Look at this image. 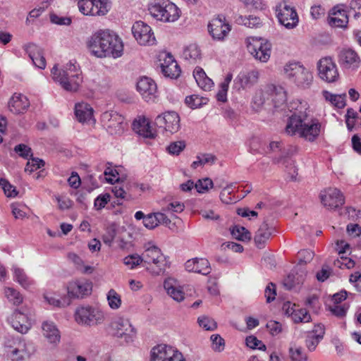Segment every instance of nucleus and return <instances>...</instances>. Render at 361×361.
<instances>
[{"label":"nucleus","instance_id":"obj_39","mask_svg":"<svg viewBox=\"0 0 361 361\" xmlns=\"http://www.w3.org/2000/svg\"><path fill=\"white\" fill-rule=\"evenodd\" d=\"M269 97V92L267 91V86L264 90H257L252 98L251 107L255 111L262 109L265 101Z\"/></svg>","mask_w":361,"mask_h":361},{"label":"nucleus","instance_id":"obj_32","mask_svg":"<svg viewBox=\"0 0 361 361\" xmlns=\"http://www.w3.org/2000/svg\"><path fill=\"white\" fill-rule=\"evenodd\" d=\"M75 114L78 121L82 123H91L94 122L93 109L87 103H77L75 106Z\"/></svg>","mask_w":361,"mask_h":361},{"label":"nucleus","instance_id":"obj_21","mask_svg":"<svg viewBox=\"0 0 361 361\" xmlns=\"http://www.w3.org/2000/svg\"><path fill=\"white\" fill-rule=\"evenodd\" d=\"M92 283L86 279H78L68 283V295L71 298H83L92 292Z\"/></svg>","mask_w":361,"mask_h":361},{"label":"nucleus","instance_id":"obj_16","mask_svg":"<svg viewBox=\"0 0 361 361\" xmlns=\"http://www.w3.org/2000/svg\"><path fill=\"white\" fill-rule=\"evenodd\" d=\"M161 71L165 77L172 79L178 78L181 70L173 56L169 53H163L159 56Z\"/></svg>","mask_w":361,"mask_h":361},{"label":"nucleus","instance_id":"obj_54","mask_svg":"<svg viewBox=\"0 0 361 361\" xmlns=\"http://www.w3.org/2000/svg\"><path fill=\"white\" fill-rule=\"evenodd\" d=\"M185 209V205L179 201H172L162 208L164 212L171 213H180Z\"/></svg>","mask_w":361,"mask_h":361},{"label":"nucleus","instance_id":"obj_1","mask_svg":"<svg viewBox=\"0 0 361 361\" xmlns=\"http://www.w3.org/2000/svg\"><path fill=\"white\" fill-rule=\"evenodd\" d=\"M87 47L91 54L97 57H113L122 56L123 44L121 39L109 30H100L90 37Z\"/></svg>","mask_w":361,"mask_h":361},{"label":"nucleus","instance_id":"obj_46","mask_svg":"<svg viewBox=\"0 0 361 361\" xmlns=\"http://www.w3.org/2000/svg\"><path fill=\"white\" fill-rule=\"evenodd\" d=\"M233 237L238 240L245 241L251 238V233L245 227L234 226L231 230Z\"/></svg>","mask_w":361,"mask_h":361},{"label":"nucleus","instance_id":"obj_52","mask_svg":"<svg viewBox=\"0 0 361 361\" xmlns=\"http://www.w3.org/2000/svg\"><path fill=\"white\" fill-rule=\"evenodd\" d=\"M314 257V253L310 250H302L298 252L297 257L299 260V263L297 266L301 268L302 264H306L307 263L312 261Z\"/></svg>","mask_w":361,"mask_h":361},{"label":"nucleus","instance_id":"obj_20","mask_svg":"<svg viewBox=\"0 0 361 361\" xmlns=\"http://www.w3.org/2000/svg\"><path fill=\"white\" fill-rule=\"evenodd\" d=\"M155 123L159 128H163L166 132L173 134L180 129V117L175 111H169L158 116Z\"/></svg>","mask_w":361,"mask_h":361},{"label":"nucleus","instance_id":"obj_44","mask_svg":"<svg viewBox=\"0 0 361 361\" xmlns=\"http://www.w3.org/2000/svg\"><path fill=\"white\" fill-rule=\"evenodd\" d=\"M13 270L15 279L24 288L29 289L34 285V281L26 276L23 269L16 267Z\"/></svg>","mask_w":361,"mask_h":361},{"label":"nucleus","instance_id":"obj_57","mask_svg":"<svg viewBox=\"0 0 361 361\" xmlns=\"http://www.w3.org/2000/svg\"><path fill=\"white\" fill-rule=\"evenodd\" d=\"M11 212L16 219H23L26 217L27 214L25 211V206L20 203H12L11 204Z\"/></svg>","mask_w":361,"mask_h":361},{"label":"nucleus","instance_id":"obj_17","mask_svg":"<svg viewBox=\"0 0 361 361\" xmlns=\"http://www.w3.org/2000/svg\"><path fill=\"white\" fill-rule=\"evenodd\" d=\"M231 30V26L224 16L213 18L208 25V30L213 39L224 40Z\"/></svg>","mask_w":361,"mask_h":361},{"label":"nucleus","instance_id":"obj_59","mask_svg":"<svg viewBox=\"0 0 361 361\" xmlns=\"http://www.w3.org/2000/svg\"><path fill=\"white\" fill-rule=\"evenodd\" d=\"M210 339L212 341V348L214 350L221 352L224 349V340L219 334L212 335Z\"/></svg>","mask_w":361,"mask_h":361},{"label":"nucleus","instance_id":"obj_48","mask_svg":"<svg viewBox=\"0 0 361 361\" xmlns=\"http://www.w3.org/2000/svg\"><path fill=\"white\" fill-rule=\"evenodd\" d=\"M323 95L326 100L329 101L332 104L338 109H342L345 105V98L341 95L332 94L327 91H324Z\"/></svg>","mask_w":361,"mask_h":361},{"label":"nucleus","instance_id":"obj_14","mask_svg":"<svg viewBox=\"0 0 361 361\" xmlns=\"http://www.w3.org/2000/svg\"><path fill=\"white\" fill-rule=\"evenodd\" d=\"M317 69L319 78L326 82H336L339 77L337 66L330 57L321 59L318 62Z\"/></svg>","mask_w":361,"mask_h":361},{"label":"nucleus","instance_id":"obj_38","mask_svg":"<svg viewBox=\"0 0 361 361\" xmlns=\"http://www.w3.org/2000/svg\"><path fill=\"white\" fill-rule=\"evenodd\" d=\"M193 76L197 85L204 90H209L214 85L213 81L207 76L205 72L200 67L195 68Z\"/></svg>","mask_w":361,"mask_h":361},{"label":"nucleus","instance_id":"obj_29","mask_svg":"<svg viewBox=\"0 0 361 361\" xmlns=\"http://www.w3.org/2000/svg\"><path fill=\"white\" fill-rule=\"evenodd\" d=\"M133 129L143 137L152 139L156 137L155 130L151 127L149 120L144 116L138 117L133 121Z\"/></svg>","mask_w":361,"mask_h":361},{"label":"nucleus","instance_id":"obj_24","mask_svg":"<svg viewBox=\"0 0 361 361\" xmlns=\"http://www.w3.org/2000/svg\"><path fill=\"white\" fill-rule=\"evenodd\" d=\"M259 73L256 70L240 72L234 80V86L236 89L250 88L258 80Z\"/></svg>","mask_w":361,"mask_h":361},{"label":"nucleus","instance_id":"obj_63","mask_svg":"<svg viewBox=\"0 0 361 361\" xmlns=\"http://www.w3.org/2000/svg\"><path fill=\"white\" fill-rule=\"evenodd\" d=\"M267 328L269 333L274 336L279 335L283 331L282 324L274 320L267 322Z\"/></svg>","mask_w":361,"mask_h":361},{"label":"nucleus","instance_id":"obj_8","mask_svg":"<svg viewBox=\"0 0 361 361\" xmlns=\"http://www.w3.org/2000/svg\"><path fill=\"white\" fill-rule=\"evenodd\" d=\"M276 17L280 24L287 29L295 28L299 23V17L295 8L288 1H283L276 8Z\"/></svg>","mask_w":361,"mask_h":361},{"label":"nucleus","instance_id":"obj_64","mask_svg":"<svg viewBox=\"0 0 361 361\" xmlns=\"http://www.w3.org/2000/svg\"><path fill=\"white\" fill-rule=\"evenodd\" d=\"M111 196L108 193L99 195L94 202V206L97 210H101L105 207L106 204L110 201Z\"/></svg>","mask_w":361,"mask_h":361},{"label":"nucleus","instance_id":"obj_9","mask_svg":"<svg viewBox=\"0 0 361 361\" xmlns=\"http://www.w3.org/2000/svg\"><path fill=\"white\" fill-rule=\"evenodd\" d=\"M110 328L114 336L123 339L126 343L133 341L136 331L129 319L119 317H116L110 324Z\"/></svg>","mask_w":361,"mask_h":361},{"label":"nucleus","instance_id":"obj_58","mask_svg":"<svg viewBox=\"0 0 361 361\" xmlns=\"http://www.w3.org/2000/svg\"><path fill=\"white\" fill-rule=\"evenodd\" d=\"M44 162L43 160L37 159V158H31V159H28V161L25 166V171L32 173L42 166H44Z\"/></svg>","mask_w":361,"mask_h":361},{"label":"nucleus","instance_id":"obj_22","mask_svg":"<svg viewBox=\"0 0 361 361\" xmlns=\"http://www.w3.org/2000/svg\"><path fill=\"white\" fill-rule=\"evenodd\" d=\"M137 90L147 102L154 101L157 96V84L148 77H142L138 80Z\"/></svg>","mask_w":361,"mask_h":361},{"label":"nucleus","instance_id":"obj_55","mask_svg":"<svg viewBox=\"0 0 361 361\" xmlns=\"http://www.w3.org/2000/svg\"><path fill=\"white\" fill-rule=\"evenodd\" d=\"M185 141L180 140L171 142L167 147V151L173 155H178L185 148Z\"/></svg>","mask_w":361,"mask_h":361},{"label":"nucleus","instance_id":"obj_27","mask_svg":"<svg viewBox=\"0 0 361 361\" xmlns=\"http://www.w3.org/2000/svg\"><path fill=\"white\" fill-rule=\"evenodd\" d=\"M325 334L324 326L320 324L314 325L313 329L308 331L305 338V345L309 351H314Z\"/></svg>","mask_w":361,"mask_h":361},{"label":"nucleus","instance_id":"obj_47","mask_svg":"<svg viewBox=\"0 0 361 361\" xmlns=\"http://www.w3.org/2000/svg\"><path fill=\"white\" fill-rule=\"evenodd\" d=\"M215 159V157L212 154H202L197 157V160L192 163L191 167L195 169L200 166H204L205 164H212Z\"/></svg>","mask_w":361,"mask_h":361},{"label":"nucleus","instance_id":"obj_40","mask_svg":"<svg viewBox=\"0 0 361 361\" xmlns=\"http://www.w3.org/2000/svg\"><path fill=\"white\" fill-rule=\"evenodd\" d=\"M288 354L291 361L308 360V356L304 349L301 346L293 343L290 344Z\"/></svg>","mask_w":361,"mask_h":361},{"label":"nucleus","instance_id":"obj_11","mask_svg":"<svg viewBox=\"0 0 361 361\" xmlns=\"http://www.w3.org/2000/svg\"><path fill=\"white\" fill-rule=\"evenodd\" d=\"M150 361H185V360L177 348L161 344L152 349Z\"/></svg>","mask_w":361,"mask_h":361},{"label":"nucleus","instance_id":"obj_25","mask_svg":"<svg viewBox=\"0 0 361 361\" xmlns=\"http://www.w3.org/2000/svg\"><path fill=\"white\" fill-rule=\"evenodd\" d=\"M329 23L330 25L344 28L348 23V16L343 5L334 6L329 17Z\"/></svg>","mask_w":361,"mask_h":361},{"label":"nucleus","instance_id":"obj_62","mask_svg":"<svg viewBox=\"0 0 361 361\" xmlns=\"http://www.w3.org/2000/svg\"><path fill=\"white\" fill-rule=\"evenodd\" d=\"M246 345L250 348H257L259 350H265L266 345L262 342L258 340L255 336H250L246 338Z\"/></svg>","mask_w":361,"mask_h":361},{"label":"nucleus","instance_id":"obj_13","mask_svg":"<svg viewBox=\"0 0 361 361\" xmlns=\"http://www.w3.org/2000/svg\"><path fill=\"white\" fill-rule=\"evenodd\" d=\"M132 32L140 45L152 46L156 43V38L151 27L142 21H137L133 24Z\"/></svg>","mask_w":361,"mask_h":361},{"label":"nucleus","instance_id":"obj_3","mask_svg":"<svg viewBox=\"0 0 361 361\" xmlns=\"http://www.w3.org/2000/svg\"><path fill=\"white\" fill-rule=\"evenodd\" d=\"M51 72L53 80L59 82L66 91H77L82 82L80 68L72 62L68 63L61 69L55 65Z\"/></svg>","mask_w":361,"mask_h":361},{"label":"nucleus","instance_id":"obj_50","mask_svg":"<svg viewBox=\"0 0 361 361\" xmlns=\"http://www.w3.org/2000/svg\"><path fill=\"white\" fill-rule=\"evenodd\" d=\"M292 320L295 323H307L311 320V316L306 309L298 308L293 315Z\"/></svg>","mask_w":361,"mask_h":361},{"label":"nucleus","instance_id":"obj_51","mask_svg":"<svg viewBox=\"0 0 361 361\" xmlns=\"http://www.w3.org/2000/svg\"><path fill=\"white\" fill-rule=\"evenodd\" d=\"M0 187L4 190V194L8 197H15L18 195L16 187L12 185L6 178H0Z\"/></svg>","mask_w":361,"mask_h":361},{"label":"nucleus","instance_id":"obj_37","mask_svg":"<svg viewBox=\"0 0 361 361\" xmlns=\"http://www.w3.org/2000/svg\"><path fill=\"white\" fill-rule=\"evenodd\" d=\"M267 91L269 92V97L276 107H279L286 101V92L281 86L274 85H267Z\"/></svg>","mask_w":361,"mask_h":361},{"label":"nucleus","instance_id":"obj_15","mask_svg":"<svg viewBox=\"0 0 361 361\" xmlns=\"http://www.w3.org/2000/svg\"><path fill=\"white\" fill-rule=\"evenodd\" d=\"M79 11L84 15L104 16L108 12L107 3L102 0H79Z\"/></svg>","mask_w":361,"mask_h":361},{"label":"nucleus","instance_id":"obj_10","mask_svg":"<svg viewBox=\"0 0 361 361\" xmlns=\"http://www.w3.org/2000/svg\"><path fill=\"white\" fill-rule=\"evenodd\" d=\"M247 49L250 54L261 62H267L271 55V44L264 39L248 37L246 39Z\"/></svg>","mask_w":361,"mask_h":361},{"label":"nucleus","instance_id":"obj_18","mask_svg":"<svg viewBox=\"0 0 361 361\" xmlns=\"http://www.w3.org/2000/svg\"><path fill=\"white\" fill-rule=\"evenodd\" d=\"M322 204L329 209H335L342 206L345 202L343 193L337 188H329L320 193Z\"/></svg>","mask_w":361,"mask_h":361},{"label":"nucleus","instance_id":"obj_19","mask_svg":"<svg viewBox=\"0 0 361 361\" xmlns=\"http://www.w3.org/2000/svg\"><path fill=\"white\" fill-rule=\"evenodd\" d=\"M32 353L31 345L24 340H18L7 351V355L11 361H27Z\"/></svg>","mask_w":361,"mask_h":361},{"label":"nucleus","instance_id":"obj_12","mask_svg":"<svg viewBox=\"0 0 361 361\" xmlns=\"http://www.w3.org/2000/svg\"><path fill=\"white\" fill-rule=\"evenodd\" d=\"M104 127L111 135L122 134L127 126L124 117L116 111H106L102 115Z\"/></svg>","mask_w":361,"mask_h":361},{"label":"nucleus","instance_id":"obj_60","mask_svg":"<svg viewBox=\"0 0 361 361\" xmlns=\"http://www.w3.org/2000/svg\"><path fill=\"white\" fill-rule=\"evenodd\" d=\"M14 151L21 157L28 159L32 157V149L25 144H19L14 148Z\"/></svg>","mask_w":361,"mask_h":361},{"label":"nucleus","instance_id":"obj_6","mask_svg":"<svg viewBox=\"0 0 361 361\" xmlns=\"http://www.w3.org/2000/svg\"><path fill=\"white\" fill-rule=\"evenodd\" d=\"M141 256L142 262L149 265L147 269L152 274L159 275L164 271L166 259L157 246L148 243L145 245V251Z\"/></svg>","mask_w":361,"mask_h":361},{"label":"nucleus","instance_id":"obj_30","mask_svg":"<svg viewBox=\"0 0 361 361\" xmlns=\"http://www.w3.org/2000/svg\"><path fill=\"white\" fill-rule=\"evenodd\" d=\"M340 63L346 68H356L361 62L357 52L352 49H343L339 54Z\"/></svg>","mask_w":361,"mask_h":361},{"label":"nucleus","instance_id":"obj_43","mask_svg":"<svg viewBox=\"0 0 361 361\" xmlns=\"http://www.w3.org/2000/svg\"><path fill=\"white\" fill-rule=\"evenodd\" d=\"M4 295L9 302L13 305L18 306L23 301V297L19 291L13 288L6 287L4 288Z\"/></svg>","mask_w":361,"mask_h":361},{"label":"nucleus","instance_id":"obj_41","mask_svg":"<svg viewBox=\"0 0 361 361\" xmlns=\"http://www.w3.org/2000/svg\"><path fill=\"white\" fill-rule=\"evenodd\" d=\"M183 56L190 62H197L201 59V51L196 44H191L184 49Z\"/></svg>","mask_w":361,"mask_h":361},{"label":"nucleus","instance_id":"obj_5","mask_svg":"<svg viewBox=\"0 0 361 361\" xmlns=\"http://www.w3.org/2000/svg\"><path fill=\"white\" fill-rule=\"evenodd\" d=\"M286 77L297 87L307 89L313 82L312 72L299 63H289L284 66Z\"/></svg>","mask_w":361,"mask_h":361},{"label":"nucleus","instance_id":"obj_31","mask_svg":"<svg viewBox=\"0 0 361 361\" xmlns=\"http://www.w3.org/2000/svg\"><path fill=\"white\" fill-rule=\"evenodd\" d=\"M29 106L27 97L22 94L15 93L8 102L9 110L15 114L25 113Z\"/></svg>","mask_w":361,"mask_h":361},{"label":"nucleus","instance_id":"obj_34","mask_svg":"<svg viewBox=\"0 0 361 361\" xmlns=\"http://www.w3.org/2000/svg\"><path fill=\"white\" fill-rule=\"evenodd\" d=\"M25 49L33 63L39 68L44 69L46 66V60L42 49L35 44L25 45Z\"/></svg>","mask_w":361,"mask_h":361},{"label":"nucleus","instance_id":"obj_56","mask_svg":"<svg viewBox=\"0 0 361 361\" xmlns=\"http://www.w3.org/2000/svg\"><path fill=\"white\" fill-rule=\"evenodd\" d=\"M213 187V182L210 178H206L198 180L195 184V188L199 193H204Z\"/></svg>","mask_w":361,"mask_h":361},{"label":"nucleus","instance_id":"obj_4","mask_svg":"<svg viewBox=\"0 0 361 361\" xmlns=\"http://www.w3.org/2000/svg\"><path fill=\"white\" fill-rule=\"evenodd\" d=\"M148 11L154 19L164 23H173L181 15L178 7L170 0H152Z\"/></svg>","mask_w":361,"mask_h":361},{"label":"nucleus","instance_id":"obj_42","mask_svg":"<svg viewBox=\"0 0 361 361\" xmlns=\"http://www.w3.org/2000/svg\"><path fill=\"white\" fill-rule=\"evenodd\" d=\"M106 300L109 307L113 310H118L121 307V296L113 288L106 293Z\"/></svg>","mask_w":361,"mask_h":361},{"label":"nucleus","instance_id":"obj_23","mask_svg":"<svg viewBox=\"0 0 361 361\" xmlns=\"http://www.w3.org/2000/svg\"><path fill=\"white\" fill-rule=\"evenodd\" d=\"M8 322L16 331L21 334H26L32 326L28 317L17 310L8 318Z\"/></svg>","mask_w":361,"mask_h":361},{"label":"nucleus","instance_id":"obj_2","mask_svg":"<svg viewBox=\"0 0 361 361\" xmlns=\"http://www.w3.org/2000/svg\"><path fill=\"white\" fill-rule=\"evenodd\" d=\"M321 123L317 119L308 120L307 109L297 110L289 118L286 132L290 135H298L309 142L314 141L321 133Z\"/></svg>","mask_w":361,"mask_h":361},{"label":"nucleus","instance_id":"obj_35","mask_svg":"<svg viewBox=\"0 0 361 361\" xmlns=\"http://www.w3.org/2000/svg\"><path fill=\"white\" fill-rule=\"evenodd\" d=\"M305 277V271L296 266L290 274L283 280V285L288 290L292 289L296 285L302 283Z\"/></svg>","mask_w":361,"mask_h":361},{"label":"nucleus","instance_id":"obj_28","mask_svg":"<svg viewBox=\"0 0 361 361\" xmlns=\"http://www.w3.org/2000/svg\"><path fill=\"white\" fill-rule=\"evenodd\" d=\"M42 333L49 344L56 346L60 343L61 334L53 322H44L42 324Z\"/></svg>","mask_w":361,"mask_h":361},{"label":"nucleus","instance_id":"obj_45","mask_svg":"<svg viewBox=\"0 0 361 361\" xmlns=\"http://www.w3.org/2000/svg\"><path fill=\"white\" fill-rule=\"evenodd\" d=\"M236 22L239 25H243L247 27H258L262 25V20L259 17L255 16H239L236 19Z\"/></svg>","mask_w":361,"mask_h":361},{"label":"nucleus","instance_id":"obj_7","mask_svg":"<svg viewBox=\"0 0 361 361\" xmlns=\"http://www.w3.org/2000/svg\"><path fill=\"white\" fill-rule=\"evenodd\" d=\"M106 319L105 312L99 307L82 306L75 312V322L80 325L93 326L102 324Z\"/></svg>","mask_w":361,"mask_h":361},{"label":"nucleus","instance_id":"obj_36","mask_svg":"<svg viewBox=\"0 0 361 361\" xmlns=\"http://www.w3.org/2000/svg\"><path fill=\"white\" fill-rule=\"evenodd\" d=\"M164 289L174 300L180 302L185 298V293L183 288L177 285L176 281L168 279L164 283Z\"/></svg>","mask_w":361,"mask_h":361},{"label":"nucleus","instance_id":"obj_49","mask_svg":"<svg viewBox=\"0 0 361 361\" xmlns=\"http://www.w3.org/2000/svg\"><path fill=\"white\" fill-rule=\"evenodd\" d=\"M199 326L206 331H214L217 328L216 322L207 316H201L197 319Z\"/></svg>","mask_w":361,"mask_h":361},{"label":"nucleus","instance_id":"obj_53","mask_svg":"<svg viewBox=\"0 0 361 361\" xmlns=\"http://www.w3.org/2000/svg\"><path fill=\"white\" fill-rule=\"evenodd\" d=\"M142 262H143L142 256L137 254L128 255L123 259V264L131 269L135 268Z\"/></svg>","mask_w":361,"mask_h":361},{"label":"nucleus","instance_id":"obj_61","mask_svg":"<svg viewBox=\"0 0 361 361\" xmlns=\"http://www.w3.org/2000/svg\"><path fill=\"white\" fill-rule=\"evenodd\" d=\"M45 300L48 302L49 304L53 305L54 307H66L70 305L71 300L68 298H63L62 300L56 298L54 296H48L44 295Z\"/></svg>","mask_w":361,"mask_h":361},{"label":"nucleus","instance_id":"obj_33","mask_svg":"<svg viewBox=\"0 0 361 361\" xmlns=\"http://www.w3.org/2000/svg\"><path fill=\"white\" fill-rule=\"evenodd\" d=\"M274 228L270 226L267 221H264L255 233L254 240L257 247L262 249L265 243L270 238Z\"/></svg>","mask_w":361,"mask_h":361},{"label":"nucleus","instance_id":"obj_26","mask_svg":"<svg viewBox=\"0 0 361 361\" xmlns=\"http://www.w3.org/2000/svg\"><path fill=\"white\" fill-rule=\"evenodd\" d=\"M185 267L189 272H195L202 275H207L212 271L210 264L205 258L189 259L185 262Z\"/></svg>","mask_w":361,"mask_h":361}]
</instances>
